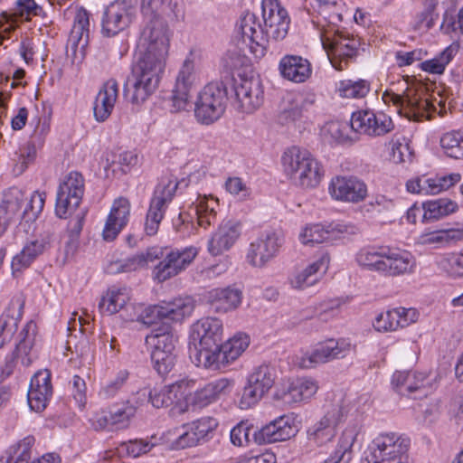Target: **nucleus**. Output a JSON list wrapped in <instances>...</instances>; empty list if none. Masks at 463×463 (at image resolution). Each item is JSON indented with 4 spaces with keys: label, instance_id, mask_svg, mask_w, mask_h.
I'll return each instance as SVG.
<instances>
[{
    "label": "nucleus",
    "instance_id": "obj_21",
    "mask_svg": "<svg viewBox=\"0 0 463 463\" xmlns=\"http://www.w3.org/2000/svg\"><path fill=\"white\" fill-rule=\"evenodd\" d=\"M224 92L216 83H209L199 92L195 101L196 119L205 125L218 120L224 111Z\"/></svg>",
    "mask_w": 463,
    "mask_h": 463
},
{
    "label": "nucleus",
    "instance_id": "obj_64",
    "mask_svg": "<svg viewBox=\"0 0 463 463\" xmlns=\"http://www.w3.org/2000/svg\"><path fill=\"white\" fill-rule=\"evenodd\" d=\"M371 118L372 111L362 110L354 112L350 119L353 133L369 135V130L371 129L372 126Z\"/></svg>",
    "mask_w": 463,
    "mask_h": 463
},
{
    "label": "nucleus",
    "instance_id": "obj_45",
    "mask_svg": "<svg viewBox=\"0 0 463 463\" xmlns=\"http://www.w3.org/2000/svg\"><path fill=\"white\" fill-rule=\"evenodd\" d=\"M311 5L330 24L327 29H335V26L343 20L345 4L341 0H313Z\"/></svg>",
    "mask_w": 463,
    "mask_h": 463
},
{
    "label": "nucleus",
    "instance_id": "obj_1",
    "mask_svg": "<svg viewBox=\"0 0 463 463\" xmlns=\"http://www.w3.org/2000/svg\"><path fill=\"white\" fill-rule=\"evenodd\" d=\"M264 29L255 14L245 12L237 23V32L255 58H262L270 40L281 41L288 33L290 17L279 0H262Z\"/></svg>",
    "mask_w": 463,
    "mask_h": 463
},
{
    "label": "nucleus",
    "instance_id": "obj_50",
    "mask_svg": "<svg viewBox=\"0 0 463 463\" xmlns=\"http://www.w3.org/2000/svg\"><path fill=\"white\" fill-rule=\"evenodd\" d=\"M104 156L107 162L104 165L106 170L117 164L123 174L129 173L139 163V155L136 150H127L118 155L113 152H106Z\"/></svg>",
    "mask_w": 463,
    "mask_h": 463
},
{
    "label": "nucleus",
    "instance_id": "obj_42",
    "mask_svg": "<svg viewBox=\"0 0 463 463\" xmlns=\"http://www.w3.org/2000/svg\"><path fill=\"white\" fill-rule=\"evenodd\" d=\"M250 337L243 333H238L220 345V368L237 360L249 347Z\"/></svg>",
    "mask_w": 463,
    "mask_h": 463
},
{
    "label": "nucleus",
    "instance_id": "obj_46",
    "mask_svg": "<svg viewBox=\"0 0 463 463\" xmlns=\"http://www.w3.org/2000/svg\"><path fill=\"white\" fill-rule=\"evenodd\" d=\"M163 317L172 321H181L190 317L194 309V304L191 298H179L162 305Z\"/></svg>",
    "mask_w": 463,
    "mask_h": 463
},
{
    "label": "nucleus",
    "instance_id": "obj_36",
    "mask_svg": "<svg viewBox=\"0 0 463 463\" xmlns=\"http://www.w3.org/2000/svg\"><path fill=\"white\" fill-rule=\"evenodd\" d=\"M131 299L132 294L129 288L113 286L101 297L99 309L101 314L111 316L128 307H132Z\"/></svg>",
    "mask_w": 463,
    "mask_h": 463
},
{
    "label": "nucleus",
    "instance_id": "obj_52",
    "mask_svg": "<svg viewBox=\"0 0 463 463\" xmlns=\"http://www.w3.org/2000/svg\"><path fill=\"white\" fill-rule=\"evenodd\" d=\"M94 361V349L89 340L82 336L75 345L71 351L70 362L74 367H90Z\"/></svg>",
    "mask_w": 463,
    "mask_h": 463
},
{
    "label": "nucleus",
    "instance_id": "obj_28",
    "mask_svg": "<svg viewBox=\"0 0 463 463\" xmlns=\"http://www.w3.org/2000/svg\"><path fill=\"white\" fill-rule=\"evenodd\" d=\"M241 236V223L234 220L221 222L207 243L208 252L214 257L229 251Z\"/></svg>",
    "mask_w": 463,
    "mask_h": 463
},
{
    "label": "nucleus",
    "instance_id": "obj_53",
    "mask_svg": "<svg viewBox=\"0 0 463 463\" xmlns=\"http://www.w3.org/2000/svg\"><path fill=\"white\" fill-rule=\"evenodd\" d=\"M353 130L350 121L332 120L325 124L322 128V135L332 141L345 142L352 140Z\"/></svg>",
    "mask_w": 463,
    "mask_h": 463
},
{
    "label": "nucleus",
    "instance_id": "obj_5",
    "mask_svg": "<svg viewBox=\"0 0 463 463\" xmlns=\"http://www.w3.org/2000/svg\"><path fill=\"white\" fill-rule=\"evenodd\" d=\"M280 164L286 177L301 189L317 188L325 175L322 164L308 150L297 146L283 152Z\"/></svg>",
    "mask_w": 463,
    "mask_h": 463
},
{
    "label": "nucleus",
    "instance_id": "obj_44",
    "mask_svg": "<svg viewBox=\"0 0 463 463\" xmlns=\"http://www.w3.org/2000/svg\"><path fill=\"white\" fill-rule=\"evenodd\" d=\"M458 205L448 198L430 200L423 203L422 222H428L443 218L457 211Z\"/></svg>",
    "mask_w": 463,
    "mask_h": 463
},
{
    "label": "nucleus",
    "instance_id": "obj_40",
    "mask_svg": "<svg viewBox=\"0 0 463 463\" xmlns=\"http://www.w3.org/2000/svg\"><path fill=\"white\" fill-rule=\"evenodd\" d=\"M219 207L217 197L200 195L193 203L191 211L194 212L198 225L207 229L215 222Z\"/></svg>",
    "mask_w": 463,
    "mask_h": 463
},
{
    "label": "nucleus",
    "instance_id": "obj_41",
    "mask_svg": "<svg viewBox=\"0 0 463 463\" xmlns=\"http://www.w3.org/2000/svg\"><path fill=\"white\" fill-rule=\"evenodd\" d=\"M427 378L425 373L396 371L392 377V385L399 393L404 395L423 388Z\"/></svg>",
    "mask_w": 463,
    "mask_h": 463
},
{
    "label": "nucleus",
    "instance_id": "obj_33",
    "mask_svg": "<svg viewBox=\"0 0 463 463\" xmlns=\"http://www.w3.org/2000/svg\"><path fill=\"white\" fill-rule=\"evenodd\" d=\"M24 301L17 296L11 299L8 307L0 317V349L10 343L19 321L22 319Z\"/></svg>",
    "mask_w": 463,
    "mask_h": 463
},
{
    "label": "nucleus",
    "instance_id": "obj_62",
    "mask_svg": "<svg viewBox=\"0 0 463 463\" xmlns=\"http://www.w3.org/2000/svg\"><path fill=\"white\" fill-rule=\"evenodd\" d=\"M263 396V393L247 382L238 400V406L241 410H249L256 406Z\"/></svg>",
    "mask_w": 463,
    "mask_h": 463
},
{
    "label": "nucleus",
    "instance_id": "obj_18",
    "mask_svg": "<svg viewBox=\"0 0 463 463\" xmlns=\"http://www.w3.org/2000/svg\"><path fill=\"white\" fill-rule=\"evenodd\" d=\"M328 194L336 202L357 204L368 196V186L364 180L353 175H336L327 186Z\"/></svg>",
    "mask_w": 463,
    "mask_h": 463
},
{
    "label": "nucleus",
    "instance_id": "obj_2",
    "mask_svg": "<svg viewBox=\"0 0 463 463\" xmlns=\"http://www.w3.org/2000/svg\"><path fill=\"white\" fill-rule=\"evenodd\" d=\"M405 88L396 90L390 88L383 91L382 99L387 106H392L400 115L409 120L422 121L430 119L434 113L442 114L445 99L439 94L429 93L422 82L409 84L402 81Z\"/></svg>",
    "mask_w": 463,
    "mask_h": 463
},
{
    "label": "nucleus",
    "instance_id": "obj_29",
    "mask_svg": "<svg viewBox=\"0 0 463 463\" xmlns=\"http://www.w3.org/2000/svg\"><path fill=\"white\" fill-rule=\"evenodd\" d=\"M52 395L51 383V373L48 370H41L34 373L31 379L27 398L32 411L42 412Z\"/></svg>",
    "mask_w": 463,
    "mask_h": 463
},
{
    "label": "nucleus",
    "instance_id": "obj_30",
    "mask_svg": "<svg viewBox=\"0 0 463 463\" xmlns=\"http://www.w3.org/2000/svg\"><path fill=\"white\" fill-rule=\"evenodd\" d=\"M234 387V382L228 378H219L193 391V410L203 409L216 402L222 397L229 395Z\"/></svg>",
    "mask_w": 463,
    "mask_h": 463
},
{
    "label": "nucleus",
    "instance_id": "obj_37",
    "mask_svg": "<svg viewBox=\"0 0 463 463\" xmlns=\"http://www.w3.org/2000/svg\"><path fill=\"white\" fill-rule=\"evenodd\" d=\"M195 381L184 378L169 384L171 410L174 413L183 414L193 410V391Z\"/></svg>",
    "mask_w": 463,
    "mask_h": 463
},
{
    "label": "nucleus",
    "instance_id": "obj_27",
    "mask_svg": "<svg viewBox=\"0 0 463 463\" xmlns=\"http://www.w3.org/2000/svg\"><path fill=\"white\" fill-rule=\"evenodd\" d=\"M417 269L415 255L405 249L387 246L383 276L402 277L411 275Z\"/></svg>",
    "mask_w": 463,
    "mask_h": 463
},
{
    "label": "nucleus",
    "instance_id": "obj_4",
    "mask_svg": "<svg viewBox=\"0 0 463 463\" xmlns=\"http://www.w3.org/2000/svg\"><path fill=\"white\" fill-rule=\"evenodd\" d=\"M165 60L140 55L125 86V97L128 102L140 106L155 93L165 71Z\"/></svg>",
    "mask_w": 463,
    "mask_h": 463
},
{
    "label": "nucleus",
    "instance_id": "obj_12",
    "mask_svg": "<svg viewBox=\"0 0 463 463\" xmlns=\"http://www.w3.org/2000/svg\"><path fill=\"white\" fill-rule=\"evenodd\" d=\"M160 14L155 16H145L146 24L142 30L139 47L141 55L155 56L166 59L170 45L168 29L165 24L159 18Z\"/></svg>",
    "mask_w": 463,
    "mask_h": 463
},
{
    "label": "nucleus",
    "instance_id": "obj_47",
    "mask_svg": "<svg viewBox=\"0 0 463 463\" xmlns=\"http://www.w3.org/2000/svg\"><path fill=\"white\" fill-rule=\"evenodd\" d=\"M275 380L276 371L266 364L256 367L247 378V382L264 395L272 388Z\"/></svg>",
    "mask_w": 463,
    "mask_h": 463
},
{
    "label": "nucleus",
    "instance_id": "obj_26",
    "mask_svg": "<svg viewBox=\"0 0 463 463\" xmlns=\"http://www.w3.org/2000/svg\"><path fill=\"white\" fill-rule=\"evenodd\" d=\"M330 257L324 252L301 269L294 270L288 277V283L293 289L305 290L316 285L326 272Z\"/></svg>",
    "mask_w": 463,
    "mask_h": 463
},
{
    "label": "nucleus",
    "instance_id": "obj_22",
    "mask_svg": "<svg viewBox=\"0 0 463 463\" xmlns=\"http://www.w3.org/2000/svg\"><path fill=\"white\" fill-rule=\"evenodd\" d=\"M283 244V238L276 232H266L252 241L246 252L247 263L262 269L279 253Z\"/></svg>",
    "mask_w": 463,
    "mask_h": 463
},
{
    "label": "nucleus",
    "instance_id": "obj_35",
    "mask_svg": "<svg viewBox=\"0 0 463 463\" xmlns=\"http://www.w3.org/2000/svg\"><path fill=\"white\" fill-rule=\"evenodd\" d=\"M279 71L285 80L303 83L311 77L312 67L302 56L287 54L279 62Z\"/></svg>",
    "mask_w": 463,
    "mask_h": 463
},
{
    "label": "nucleus",
    "instance_id": "obj_23",
    "mask_svg": "<svg viewBox=\"0 0 463 463\" xmlns=\"http://www.w3.org/2000/svg\"><path fill=\"white\" fill-rule=\"evenodd\" d=\"M218 420L211 416H204L176 430V439L174 441L175 448L184 449L197 445L200 441L207 440L213 437Z\"/></svg>",
    "mask_w": 463,
    "mask_h": 463
},
{
    "label": "nucleus",
    "instance_id": "obj_9",
    "mask_svg": "<svg viewBox=\"0 0 463 463\" xmlns=\"http://www.w3.org/2000/svg\"><path fill=\"white\" fill-rule=\"evenodd\" d=\"M355 232L354 225L344 222H308L300 227L298 240L301 245L314 248L338 241Z\"/></svg>",
    "mask_w": 463,
    "mask_h": 463
},
{
    "label": "nucleus",
    "instance_id": "obj_13",
    "mask_svg": "<svg viewBox=\"0 0 463 463\" xmlns=\"http://www.w3.org/2000/svg\"><path fill=\"white\" fill-rule=\"evenodd\" d=\"M84 194V178L78 172L69 173L60 183L55 203V213L67 218L79 207Z\"/></svg>",
    "mask_w": 463,
    "mask_h": 463
},
{
    "label": "nucleus",
    "instance_id": "obj_6",
    "mask_svg": "<svg viewBox=\"0 0 463 463\" xmlns=\"http://www.w3.org/2000/svg\"><path fill=\"white\" fill-rule=\"evenodd\" d=\"M411 439L402 433H379L369 447L364 463H407Z\"/></svg>",
    "mask_w": 463,
    "mask_h": 463
},
{
    "label": "nucleus",
    "instance_id": "obj_59",
    "mask_svg": "<svg viewBox=\"0 0 463 463\" xmlns=\"http://www.w3.org/2000/svg\"><path fill=\"white\" fill-rule=\"evenodd\" d=\"M254 431L251 424L241 421L231 430V441L239 447L249 445L254 440Z\"/></svg>",
    "mask_w": 463,
    "mask_h": 463
},
{
    "label": "nucleus",
    "instance_id": "obj_43",
    "mask_svg": "<svg viewBox=\"0 0 463 463\" xmlns=\"http://www.w3.org/2000/svg\"><path fill=\"white\" fill-rule=\"evenodd\" d=\"M47 243L43 239L27 241L21 252L12 260L13 272H19L28 268L37 257L44 252Z\"/></svg>",
    "mask_w": 463,
    "mask_h": 463
},
{
    "label": "nucleus",
    "instance_id": "obj_10",
    "mask_svg": "<svg viewBox=\"0 0 463 463\" xmlns=\"http://www.w3.org/2000/svg\"><path fill=\"white\" fill-rule=\"evenodd\" d=\"M320 39L330 62L336 70H344L347 60L356 54L358 41L337 29H324Z\"/></svg>",
    "mask_w": 463,
    "mask_h": 463
},
{
    "label": "nucleus",
    "instance_id": "obj_49",
    "mask_svg": "<svg viewBox=\"0 0 463 463\" xmlns=\"http://www.w3.org/2000/svg\"><path fill=\"white\" fill-rule=\"evenodd\" d=\"M436 263L438 268L448 277L463 279V253H443L438 257Z\"/></svg>",
    "mask_w": 463,
    "mask_h": 463
},
{
    "label": "nucleus",
    "instance_id": "obj_38",
    "mask_svg": "<svg viewBox=\"0 0 463 463\" xmlns=\"http://www.w3.org/2000/svg\"><path fill=\"white\" fill-rule=\"evenodd\" d=\"M118 96V82L115 80L106 81L94 101L93 112L97 121L104 122L111 115Z\"/></svg>",
    "mask_w": 463,
    "mask_h": 463
},
{
    "label": "nucleus",
    "instance_id": "obj_54",
    "mask_svg": "<svg viewBox=\"0 0 463 463\" xmlns=\"http://www.w3.org/2000/svg\"><path fill=\"white\" fill-rule=\"evenodd\" d=\"M135 313L129 317V320H137L142 324L150 326L155 324L157 320L165 319L163 317L162 305H154L144 307L141 304L132 306Z\"/></svg>",
    "mask_w": 463,
    "mask_h": 463
},
{
    "label": "nucleus",
    "instance_id": "obj_8",
    "mask_svg": "<svg viewBox=\"0 0 463 463\" xmlns=\"http://www.w3.org/2000/svg\"><path fill=\"white\" fill-rule=\"evenodd\" d=\"M354 349L351 341L346 338L326 339L310 349L301 351L296 356L297 364L303 369L315 368L319 364L346 357Z\"/></svg>",
    "mask_w": 463,
    "mask_h": 463
},
{
    "label": "nucleus",
    "instance_id": "obj_20",
    "mask_svg": "<svg viewBox=\"0 0 463 463\" xmlns=\"http://www.w3.org/2000/svg\"><path fill=\"white\" fill-rule=\"evenodd\" d=\"M318 383L310 377L283 380L273 393V400L286 405L306 402L318 391Z\"/></svg>",
    "mask_w": 463,
    "mask_h": 463
},
{
    "label": "nucleus",
    "instance_id": "obj_61",
    "mask_svg": "<svg viewBox=\"0 0 463 463\" xmlns=\"http://www.w3.org/2000/svg\"><path fill=\"white\" fill-rule=\"evenodd\" d=\"M398 317L394 312V308L379 313L373 323L374 329L378 332H392L398 330L396 322Z\"/></svg>",
    "mask_w": 463,
    "mask_h": 463
},
{
    "label": "nucleus",
    "instance_id": "obj_55",
    "mask_svg": "<svg viewBox=\"0 0 463 463\" xmlns=\"http://www.w3.org/2000/svg\"><path fill=\"white\" fill-rule=\"evenodd\" d=\"M461 175L458 173H451L445 175H435L432 177L426 176L427 195L438 194L442 191L448 190L459 183Z\"/></svg>",
    "mask_w": 463,
    "mask_h": 463
},
{
    "label": "nucleus",
    "instance_id": "obj_14",
    "mask_svg": "<svg viewBox=\"0 0 463 463\" xmlns=\"http://www.w3.org/2000/svg\"><path fill=\"white\" fill-rule=\"evenodd\" d=\"M177 187V180L169 177L163 178L156 185L146 218L145 231L147 235L156 234L166 207L172 201Z\"/></svg>",
    "mask_w": 463,
    "mask_h": 463
},
{
    "label": "nucleus",
    "instance_id": "obj_39",
    "mask_svg": "<svg viewBox=\"0 0 463 463\" xmlns=\"http://www.w3.org/2000/svg\"><path fill=\"white\" fill-rule=\"evenodd\" d=\"M386 251L385 245L365 246L356 252L355 261L363 269L383 276Z\"/></svg>",
    "mask_w": 463,
    "mask_h": 463
},
{
    "label": "nucleus",
    "instance_id": "obj_19",
    "mask_svg": "<svg viewBox=\"0 0 463 463\" xmlns=\"http://www.w3.org/2000/svg\"><path fill=\"white\" fill-rule=\"evenodd\" d=\"M137 412V406L129 400L110 405L93 414L90 424L96 430H121L129 426Z\"/></svg>",
    "mask_w": 463,
    "mask_h": 463
},
{
    "label": "nucleus",
    "instance_id": "obj_51",
    "mask_svg": "<svg viewBox=\"0 0 463 463\" xmlns=\"http://www.w3.org/2000/svg\"><path fill=\"white\" fill-rule=\"evenodd\" d=\"M89 33L90 15L85 9L80 8L76 13L69 40L75 47L80 43L84 45L88 43Z\"/></svg>",
    "mask_w": 463,
    "mask_h": 463
},
{
    "label": "nucleus",
    "instance_id": "obj_60",
    "mask_svg": "<svg viewBox=\"0 0 463 463\" xmlns=\"http://www.w3.org/2000/svg\"><path fill=\"white\" fill-rule=\"evenodd\" d=\"M415 244L418 246L431 247L439 249L446 247L444 234L442 230H426L422 232L416 239Z\"/></svg>",
    "mask_w": 463,
    "mask_h": 463
},
{
    "label": "nucleus",
    "instance_id": "obj_24",
    "mask_svg": "<svg viewBox=\"0 0 463 463\" xmlns=\"http://www.w3.org/2000/svg\"><path fill=\"white\" fill-rule=\"evenodd\" d=\"M234 91L238 106L245 113H252L263 104L264 87L259 77H241Z\"/></svg>",
    "mask_w": 463,
    "mask_h": 463
},
{
    "label": "nucleus",
    "instance_id": "obj_57",
    "mask_svg": "<svg viewBox=\"0 0 463 463\" xmlns=\"http://www.w3.org/2000/svg\"><path fill=\"white\" fill-rule=\"evenodd\" d=\"M369 91V85L365 80H345L339 82L337 92L339 96L348 99L364 97Z\"/></svg>",
    "mask_w": 463,
    "mask_h": 463
},
{
    "label": "nucleus",
    "instance_id": "obj_3",
    "mask_svg": "<svg viewBox=\"0 0 463 463\" xmlns=\"http://www.w3.org/2000/svg\"><path fill=\"white\" fill-rule=\"evenodd\" d=\"M223 323L220 318L204 317L194 322L190 332V358L198 367L220 369V345Z\"/></svg>",
    "mask_w": 463,
    "mask_h": 463
},
{
    "label": "nucleus",
    "instance_id": "obj_25",
    "mask_svg": "<svg viewBox=\"0 0 463 463\" xmlns=\"http://www.w3.org/2000/svg\"><path fill=\"white\" fill-rule=\"evenodd\" d=\"M298 432L296 419L293 414H283L258 431H254V441L259 444L273 443L289 439Z\"/></svg>",
    "mask_w": 463,
    "mask_h": 463
},
{
    "label": "nucleus",
    "instance_id": "obj_63",
    "mask_svg": "<svg viewBox=\"0 0 463 463\" xmlns=\"http://www.w3.org/2000/svg\"><path fill=\"white\" fill-rule=\"evenodd\" d=\"M371 123L369 136H382L393 128L392 118L383 113L374 114L372 112Z\"/></svg>",
    "mask_w": 463,
    "mask_h": 463
},
{
    "label": "nucleus",
    "instance_id": "obj_31",
    "mask_svg": "<svg viewBox=\"0 0 463 463\" xmlns=\"http://www.w3.org/2000/svg\"><path fill=\"white\" fill-rule=\"evenodd\" d=\"M129 215V201L123 197L116 199L111 206L102 231L103 239L107 241L115 240L122 229L127 225Z\"/></svg>",
    "mask_w": 463,
    "mask_h": 463
},
{
    "label": "nucleus",
    "instance_id": "obj_56",
    "mask_svg": "<svg viewBox=\"0 0 463 463\" xmlns=\"http://www.w3.org/2000/svg\"><path fill=\"white\" fill-rule=\"evenodd\" d=\"M440 146L447 156L453 158L463 157V137L459 129L443 134Z\"/></svg>",
    "mask_w": 463,
    "mask_h": 463
},
{
    "label": "nucleus",
    "instance_id": "obj_16",
    "mask_svg": "<svg viewBox=\"0 0 463 463\" xmlns=\"http://www.w3.org/2000/svg\"><path fill=\"white\" fill-rule=\"evenodd\" d=\"M199 253L198 248L189 246L183 249H168L165 259L159 261L152 270V278L164 282L185 270Z\"/></svg>",
    "mask_w": 463,
    "mask_h": 463
},
{
    "label": "nucleus",
    "instance_id": "obj_17",
    "mask_svg": "<svg viewBox=\"0 0 463 463\" xmlns=\"http://www.w3.org/2000/svg\"><path fill=\"white\" fill-rule=\"evenodd\" d=\"M200 83L195 57L191 52L184 61L175 79L173 90V108L176 111L186 110L191 106V91Z\"/></svg>",
    "mask_w": 463,
    "mask_h": 463
},
{
    "label": "nucleus",
    "instance_id": "obj_32",
    "mask_svg": "<svg viewBox=\"0 0 463 463\" xmlns=\"http://www.w3.org/2000/svg\"><path fill=\"white\" fill-rule=\"evenodd\" d=\"M242 291L235 287L215 288L206 294L207 303L216 313L236 310L242 302Z\"/></svg>",
    "mask_w": 463,
    "mask_h": 463
},
{
    "label": "nucleus",
    "instance_id": "obj_11",
    "mask_svg": "<svg viewBox=\"0 0 463 463\" xmlns=\"http://www.w3.org/2000/svg\"><path fill=\"white\" fill-rule=\"evenodd\" d=\"M348 412V404L343 401L326 406L324 415L309 428L308 439L319 446L332 441L338 426L345 420Z\"/></svg>",
    "mask_w": 463,
    "mask_h": 463
},
{
    "label": "nucleus",
    "instance_id": "obj_48",
    "mask_svg": "<svg viewBox=\"0 0 463 463\" xmlns=\"http://www.w3.org/2000/svg\"><path fill=\"white\" fill-rule=\"evenodd\" d=\"M458 47L457 45H449L436 57L422 61L420 64V70L430 74H442L448 64L458 52Z\"/></svg>",
    "mask_w": 463,
    "mask_h": 463
},
{
    "label": "nucleus",
    "instance_id": "obj_58",
    "mask_svg": "<svg viewBox=\"0 0 463 463\" xmlns=\"http://www.w3.org/2000/svg\"><path fill=\"white\" fill-rule=\"evenodd\" d=\"M40 146L35 142L28 141L19 149L16 163L14 165V172L22 174L25 171L30 164H32L37 156V150Z\"/></svg>",
    "mask_w": 463,
    "mask_h": 463
},
{
    "label": "nucleus",
    "instance_id": "obj_34",
    "mask_svg": "<svg viewBox=\"0 0 463 463\" xmlns=\"http://www.w3.org/2000/svg\"><path fill=\"white\" fill-rule=\"evenodd\" d=\"M14 14L2 15L0 20V44L5 39L9 37V33L14 30L16 22L14 15H18L23 19L30 20L32 16H38L43 13V7L38 5L35 0H16Z\"/></svg>",
    "mask_w": 463,
    "mask_h": 463
},
{
    "label": "nucleus",
    "instance_id": "obj_7",
    "mask_svg": "<svg viewBox=\"0 0 463 463\" xmlns=\"http://www.w3.org/2000/svg\"><path fill=\"white\" fill-rule=\"evenodd\" d=\"M177 341L178 337L166 325L153 329L146 335V344L150 349L154 368L159 374H166L173 369L176 357Z\"/></svg>",
    "mask_w": 463,
    "mask_h": 463
},
{
    "label": "nucleus",
    "instance_id": "obj_15",
    "mask_svg": "<svg viewBox=\"0 0 463 463\" xmlns=\"http://www.w3.org/2000/svg\"><path fill=\"white\" fill-rule=\"evenodd\" d=\"M137 0H115L104 11L101 32L106 36H115L128 29L137 16Z\"/></svg>",
    "mask_w": 463,
    "mask_h": 463
}]
</instances>
